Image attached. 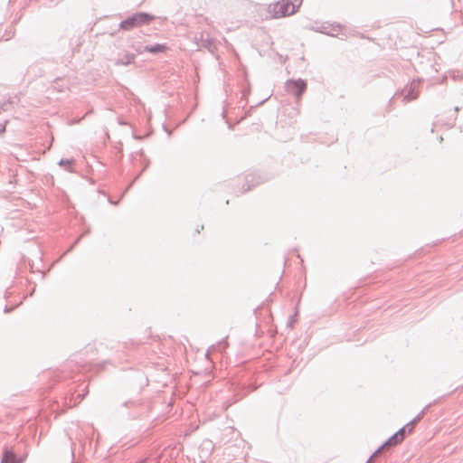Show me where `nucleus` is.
<instances>
[{
	"label": "nucleus",
	"mask_w": 463,
	"mask_h": 463,
	"mask_svg": "<svg viewBox=\"0 0 463 463\" xmlns=\"http://www.w3.org/2000/svg\"><path fill=\"white\" fill-rule=\"evenodd\" d=\"M301 3L302 0H280L269 6V13H271L275 18L288 16L297 12Z\"/></svg>",
	"instance_id": "nucleus-1"
},
{
	"label": "nucleus",
	"mask_w": 463,
	"mask_h": 463,
	"mask_svg": "<svg viewBox=\"0 0 463 463\" xmlns=\"http://www.w3.org/2000/svg\"><path fill=\"white\" fill-rule=\"evenodd\" d=\"M153 19L154 16L147 13H136L133 15L123 20L119 24V27L123 30L130 31L141 25L148 24Z\"/></svg>",
	"instance_id": "nucleus-2"
},
{
	"label": "nucleus",
	"mask_w": 463,
	"mask_h": 463,
	"mask_svg": "<svg viewBox=\"0 0 463 463\" xmlns=\"http://www.w3.org/2000/svg\"><path fill=\"white\" fill-rule=\"evenodd\" d=\"M285 88L288 93H292L297 99H300L302 93L307 88V83L302 79L288 80L285 82Z\"/></svg>",
	"instance_id": "nucleus-3"
},
{
	"label": "nucleus",
	"mask_w": 463,
	"mask_h": 463,
	"mask_svg": "<svg viewBox=\"0 0 463 463\" xmlns=\"http://www.w3.org/2000/svg\"><path fill=\"white\" fill-rule=\"evenodd\" d=\"M341 28L342 25L340 24L325 23L321 24L318 28H317L316 31L330 36H336L339 33Z\"/></svg>",
	"instance_id": "nucleus-4"
},
{
	"label": "nucleus",
	"mask_w": 463,
	"mask_h": 463,
	"mask_svg": "<svg viewBox=\"0 0 463 463\" xmlns=\"http://www.w3.org/2000/svg\"><path fill=\"white\" fill-rule=\"evenodd\" d=\"M193 43H194V47H192V50L194 48H195V49L205 48L209 52H213V49H214L213 42L208 36L206 38H204L203 34H202L200 39L194 38V41Z\"/></svg>",
	"instance_id": "nucleus-5"
},
{
	"label": "nucleus",
	"mask_w": 463,
	"mask_h": 463,
	"mask_svg": "<svg viewBox=\"0 0 463 463\" xmlns=\"http://www.w3.org/2000/svg\"><path fill=\"white\" fill-rule=\"evenodd\" d=\"M24 458H16L15 455L11 451H6L4 454L1 463H23Z\"/></svg>",
	"instance_id": "nucleus-6"
},
{
	"label": "nucleus",
	"mask_w": 463,
	"mask_h": 463,
	"mask_svg": "<svg viewBox=\"0 0 463 463\" xmlns=\"http://www.w3.org/2000/svg\"><path fill=\"white\" fill-rule=\"evenodd\" d=\"M165 49H166V47L164 44L156 43V44L151 45V46H145L144 51H146V52H149L152 53H156V52H164Z\"/></svg>",
	"instance_id": "nucleus-7"
},
{
	"label": "nucleus",
	"mask_w": 463,
	"mask_h": 463,
	"mask_svg": "<svg viewBox=\"0 0 463 463\" xmlns=\"http://www.w3.org/2000/svg\"><path fill=\"white\" fill-rule=\"evenodd\" d=\"M134 55L132 54H127L124 58L119 59L116 61L117 65H128L133 62L134 61Z\"/></svg>",
	"instance_id": "nucleus-8"
},
{
	"label": "nucleus",
	"mask_w": 463,
	"mask_h": 463,
	"mask_svg": "<svg viewBox=\"0 0 463 463\" xmlns=\"http://www.w3.org/2000/svg\"><path fill=\"white\" fill-rule=\"evenodd\" d=\"M402 440H400V438L398 435H395V433L391 436L384 443L383 446H396L397 444L401 443Z\"/></svg>",
	"instance_id": "nucleus-9"
},
{
	"label": "nucleus",
	"mask_w": 463,
	"mask_h": 463,
	"mask_svg": "<svg viewBox=\"0 0 463 463\" xmlns=\"http://www.w3.org/2000/svg\"><path fill=\"white\" fill-rule=\"evenodd\" d=\"M405 431H406V426H403L398 431L395 432V435H398V437L400 438V440H403Z\"/></svg>",
	"instance_id": "nucleus-10"
},
{
	"label": "nucleus",
	"mask_w": 463,
	"mask_h": 463,
	"mask_svg": "<svg viewBox=\"0 0 463 463\" xmlns=\"http://www.w3.org/2000/svg\"><path fill=\"white\" fill-rule=\"evenodd\" d=\"M404 99L407 100H411V99H416V95L412 93L411 89L407 94H404Z\"/></svg>",
	"instance_id": "nucleus-11"
},
{
	"label": "nucleus",
	"mask_w": 463,
	"mask_h": 463,
	"mask_svg": "<svg viewBox=\"0 0 463 463\" xmlns=\"http://www.w3.org/2000/svg\"><path fill=\"white\" fill-rule=\"evenodd\" d=\"M60 165H70L71 164V160L69 159H61L58 163Z\"/></svg>",
	"instance_id": "nucleus-12"
},
{
	"label": "nucleus",
	"mask_w": 463,
	"mask_h": 463,
	"mask_svg": "<svg viewBox=\"0 0 463 463\" xmlns=\"http://www.w3.org/2000/svg\"><path fill=\"white\" fill-rule=\"evenodd\" d=\"M405 426H406V430H408V432H411L414 427V420H411Z\"/></svg>",
	"instance_id": "nucleus-13"
},
{
	"label": "nucleus",
	"mask_w": 463,
	"mask_h": 463,
	"mask_svg": "<svg viewBox=\"0 0 463 463\" xmlns=\"http://www.w3.org/2000/svg\"><path fill=\"white\" fill-rule=\"evenodd\" d=\"M385 447H386V446H383V445H381V446H380V447H379V448H378V449H377L373 453V456L374 457L375 455H377L378 453H380V452H381V450H382L383 448H385Z\"/></svg>",
	"instance_id": "nucleus-14"
},
{
	"label": "nucleus",
	"mask_w": 463,
	"mask_h": 463,
	"mask_svg": "<svg viewBox=\"0 0 463 463\" xmlns=\"http://www.w3.org/2000/svg\"><path fill=\"white\" fill-rule=\"evenodd\" d=\"M385 447H386V446H383V445H381V446H380V447H379V448H378V449H377L373 453V456L374 457L375 455H377L378 453H380V452H381V450H382L383 448H385Z\"/></svg>",
	"instance_id": "nucleus-15"
},
{
	"label": "nucleus",
	"mask_w": 463,
	"mask_h": 463,
	"mask_svg": "<svg viewBox=\"0 0 463 463\" xmlns=\"http://www.w3.org/2000/svg\"><path fill=\"white\" fill-rule=\"evenodd\" d=\"M296 316H297V313H295L292 317H290L289 321H288V325H289V326H292V324H293V322H294V320H295V317H296Z\"/></svg>",
	"instance_id": "nucleus-16"
},
{
	"label": "nucleus",
	"mask_w": 463,
	"mask_h": 463,
	"mask_svg": "<svg viewBox=\"0 0 463 463\" xmlns=\"http://www.w3.org/2000/svg\"><path fill=\"white\" fill-rule=\"evenodd\" d=\"M423 414V411H421L412 420H414V423L420 419L421 415Z\"/></svg>",
	"instance_id": "nucleus-17"
},
{
	"label": "nucleus",
	"mask_w": 463,
	"mask_h": 463,
	"mask_svg": "<svg viewBox=\"0 0 463 463\" xmlns=\"http://www.w3.org/2000/svg\"><path fill=\"white\" fill-rule=\"evenodd\" d=\"M423 414V411H421L412 420H414V423L420 419L421 415Z\"/></svg>",
	"instance_id": "nucleus-18"
},
{
	"label": "nucleus",
	"mask_w": 463,
	"mask_h": 463,
	"mask_svg": "<svg viewBox=\"0 0 463 463\" xmlns=\"http://www.w3.org/2000/svg\"><path fill=\"white\" fill-rule=\"evenodd\" d=\"M423 414V411H421L412 420H414V423L420 419L421 415Z\"/></svg>",
	"instance_id": "nucleus-19"
},
{
	"label": "nucleus",
	"mask_w": 463,
	"mask_h": 463,
	"mask_svg": "<svg viewBox=\"0 0 463 463\" xmlns=\"http://www.w3.org/2000/svg\"><path fill=\"white\" fill-rule=\"evenodd\" d=\"M5 125H0V134L5 132Z\"/></svg>",
	"instance_id": "nucleus-20"
},
{
	"label": "nucleus",
	"mask_w": 463,
	"mask_h": 463,
	"mask_svg": "<svg viewBox=\"0 0 463 463\" xmlns=\"http://www.w3.org/2000/svg\"><path fill=\"white\" fill-rule=\"evenodd\" d=\"M373 458V455H371V457L368 458V460H367V462H366V463H370Z\"/></svg>",
	"instance_id": "nucleus-21"
},
{
	"label": "nucleus",
	"mask_w": 463,
	"mask_h": 463,
	"mask_svg": "<svg viewBox=\"0 0 463 463\" xmlns=\"http://www.w3.org/2000/svg\"><path fill=\"white\" fill-rule=\"evenodd\" d=\"M269 98V96H267V97H265V99H264L263 100H261L260 103L264 102V101H265L266 99H268Z\"/></svg>",
	"instance_id": "nucleus-22"
},
{
	"label": "nucleus",
	"mask_w": 463,
	"mask_h": 463,
	"mask_svg": "<svg viewBox=\"0 0 463 463\" xmlns=\"http://www.w3.org/2000/svg\"><path fill=\"white\" fill-rule=\"evenodd\" d=\"M455 111H456V112H457V111H458V107H456V108H455Z\"/></svg>",
	"instance_id": "nucleus-23"
},
{
	"label": "nucleus",
	"mask_w": 463,
	"mask_h": 463,
	"mask_svg": "<svg viewBox=\"0 0 463 463\" xmlns=\"http://www.w3.org/2000/svg\"><path fill=\"white\" fill-rule=\"evenodd\" d=\"M137 463H144V461H139V462H137Z\"/></svg>",
	"instance_id": "nucleus-24"
}]
</instances>
